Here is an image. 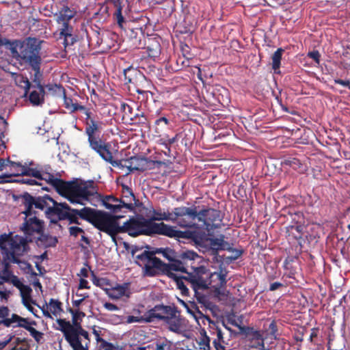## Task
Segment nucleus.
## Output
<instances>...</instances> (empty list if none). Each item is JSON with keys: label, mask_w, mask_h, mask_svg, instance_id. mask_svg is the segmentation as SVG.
Instances as JSON below:
<instances>
[{"label": "nucleus", "mask_w": 350, "mask_h": 350, "mask_svg": "<svg viewBox=\"0 0 350 350\" xmlns=\"http://www.w3.org/2000/svg\"><path fill=\"white\" fill-rule=\"evenodd\" d=\"M43 40L28 37L23 40H15L14 46L11 48L14 57L21 64L30 66L42 62L40 51Z\"/></svg>", "instance_id": "6e6552de"}, {"label": "nucleus", "mask_w": 350, "mask_h": 350, "mask_svg": "<svg viewBox=\"0 0 350 350\" xmlns=\"http://www.w3.org/2000/svg\"><path fill=\"white\" fill-rule=\"evenodd\" d=\"M223 215L219 210L208 208L200 211L199 224L208 232L219 228L223 225Z\"/></svg>", "instance_id": "9d476101"}, {"label": "nucleus", "mask_w": 350, "mask_h": 350, "mask_svg": "<svg viewBox=\"0 0 350 350\" xmlns=\"http://www.w3.org/2000/svg\"><path fill=\"white\" fill-rule=\"evenodd\" d=\"M196 312L200 318H204L209 323L210 332L211 335H216L217 338L213 341V345L216 350H225L224 346L222 345L224 343V334L221 329L218 327L217 323L212 321L208 316L204 315L203 313L197 308Z\"/></svg>", "instance_id": "ddd939ff"}, {"label": "nucleus", "mask_w": 350, "mask_h": 350, "mask_svg": "<svg viewBox=\"0 0 350 350\" xmlns=\"http://www.w3.org/2000/svg\"><path fill=\"white\" fill-rule=\"evenodd\" d=\"M71 112H75L77 111H81L85 116L90 111V109L85 107V106L79 105L78 103H75L71 105V107L70 109Z\"/></svg>", "instance_id": "603ef678"}, {"label": "nucleus", "mask_w": 350, "mask_h": 350, "mask_svg": "<svg viewBox=\"0 0 350 350\" xmlns=\"http://www.w3.org/2000/svg\"><path fill=\"white\" fill-rule=\"evenodd\" d=\"M74 33V28L70 23H64L59 29V38L62 39Z\"/></svg>", "instance_id": "c03bdc74"}, {"label": "nucleus", "mask_w": 350, "mask_h": 350, "mask_svg": "<svg viewBox=\"0 0 350 350\" xmlns=\"http://www.w3.org/2000/svg\"><path fill=\"white\" fill-rule=\"evenodd\" d=\"M40 176L38 180H45L48 184L51 185L55 190L57 187L58 180H62L61 178H56L54 176L53 174L44 172L42 170L40 171Z\"/></svg>", "instance_id": "7c9ffc66"}, {"label": "nucleus", "mask_w": 350, "mask_h": 350, "mask_svg": "<svg viewBox=\"0 0 350 350\" xmlns=\"http://www.w3.org/2000/svg\"><path fill=\"white\" fill-rule=\"evenodd\" d=\"M31 293H29L28 294H22V299L23 303L24 306L27 308V309L31 312L34 316L37 317L35 312L36 310L31 306L30 302H31L33 304H36L35 301H33L31 297Z\"/></svg>", "instance_id": "58836bf2"}, {"label": "nucleus", "mask_w": 350, "mask_h": 350, "mask_svg": "<svg viewBox=\"0 0 350 350\" xmlns=\"http://www.w3.org/2000/svg\"><path fill=\"white\" fill-rule=\"evenodd\" d=\"M126 287L122 285H118L113 289V293L111 295V297L118 299L125 295Z\"/></svg>", "instance_id": "de8ad7c7"}, {"label": "nucleus", "mask_w": 350, "mask_h": 350, "mask_svg": "<svg viewBox=\"0 0 350 350\" xmlns=\"http://www.w3.org/2000/svg\"><path fill=\"white\" fill-rule=\"evenodd\" d=\"M152 252H155V254L157 253L162 254L163 256L170 261L173 260V259H174V258H175V252L173 250H171L167 247L165 248V249H163V248L157 249L156 251H152Z\"/></svg>", "instance_id": "37998d69"}, {"label": "nucleus", "mask_w": 350, "mask_h": 350, "mask_svg": "<svg viewBox=\"0 0 350 350\" xmlns=\"http://www.w3.org/2000/svg\"><path fill=\"white\" fill-rule=\"evenodd\" d=\"M75 332L77 333V339L69 344L70 347L73 350H88L87 347H84L82 345L80 338V336H81L90 342V340L88 332L79 325L75 327Z\"/></svg>", "instance_id": "412c9836"}, {"label": "nucleus", "mask_w": 350, "mask_h": 350, "mask_svg": "<svg viewBox=\"0 0 350 350\" xmlns=\"http://www.w3.org/2000/svg\"><path fill=\"white\" fill-rule=\"evenodd\" d=\"M14 237L11 234H3L0 235V249L2 252L7 254L10 250V243L12 242Z\"/></svg>", "instance_id": "473e14b6"}, {"label": "nucleus", "mask_w": 350, "mask_h": 350, "mask_svg": "<svg viewBox=\"0 0 350 350\" xmlns=\"http://www.w3.org/2000/svg\"><path fill=\"white\" fill-rule=\"evenodd\" d=\"M209 244L213 254H217L219 250L230 249V243L224 240V235L221 234L219 237L210 238Z\"/></svg>", "instance_id": "4be33fe9"}, {"label": "nucleus", "mask_w": 350, "mask_h": 350, "mask_svg": "<svg viewBox=\"0 0 350 350\" xmlns=\"http://www.w3.org/2000/svg\"><path fill=\"white\" fill-rule=\"evenodd\" d=\"M85 133L88 135V140L91 148L95 150L103 160L113 167L120 166L121 161L113 160L110 151V145L103 142L98 136L96 137V135L101 133L104 126V123L100 117L91 110L85 115Z\"/></svg>", "instance_id": "423d86ee"}, {"label": "nucleus", "mask_w": 350, "mask_h": 350, "mask_svg": "<svg viewBox=\"0 0 350 350\" xmlns=\"http://www.w3.org/2000/svg\"><path fill=\"white\" fill-rule=\"evenodd\" d=\"M68 311L72 314V325L75 327H77L79 325L81 326V319L85 316V314L82 311L74 310L70 308L68 309Z\"/></svg>", "instance_id": "e433bc0d"}, {"label": "nucleus", "mask_w": 350, "mask_h": 350, "mask_svg": "<svg viewBox=\"0 0 350 350\" xmlns=\"http://www.w3.org/2000/svg\"><path fill=\"white\" fill-rule=\"evenodd\" d=\"M16 84L24 89V96H27L29 92V90L31 87V84L27 77L23 75H18L15 79Z\"/></svg>", "instance_id": "2f4dec72"}, {"label": "nucleus", "mask_w": 350, "mask_h": 350, "mask_svg": "<svg viewBox=\"0 0 350 350\" xmlns=\"http://www.w3.org/2000/svg\"><path fill=\"white\" fill-rule=\"evenodd\" d=\"M64 46L65 48L72 46L75 42H77L78 37L76 33H72L70 36L66 37H64Z\"/></svg>", "instance_id": "8fccbe9b"}, {"label": "nucleus", "mask_w": 350, "mask_h": 350, "mask_svg": "<svg viewBox=\"0 0 350 350\" xmlns=\"http://www.w3.org/2000/svg\"><path fill=\"white\" fill-rule=\"evenodd\" d=\"M7 163L8 165H10L14 170V173L13 174L14 176H20L21 171H23L22 169L25 166V163L23 165L21 163L12 161L9 159L7 160Z\"/></svg>", "instance_id": "a18cd8bd"}, {"label": "nucleus", "mask_w": 350, "mask_h": 350, "mask_svg": "<svg viewBox=\"0 0 350 350\" xmlns=\"http://www.w3.org/2000/svg\"><path fill=\"white\" fill-rule=\"evenodd\" d=\"M172 221L175 222L182 228H198L199 224L196 223V219L199 221L200 211L196 206L187 207L179 206L174 208L171 213Z\"/></svg>", "instance_id": "1a4fd4ad"}, {"label": "nucleus", "mask_w": 350, "mask_h": 350, "mask_svg": "<svg viewBox=\"0 0 350 350\" xmlns=\"http://www.w3.org/2000/svg\"><path fill=\"white\" fill-rule=\"evenodd\" d=\"M269 331L270 332V334L271 336H273L274 338H276L275 335L278 332V327H277V324L275 321H271V323L269 324Z\"/></svg>", "instance_id": "0e129e2a"}, {"label": "nucleus", "mask_w": 350, "mask_h": 350, "mask_svg": "<svg viewBox=\"0 0 350 350\" xmlns=\"http://www.w3.org/2000/svg\"><path fill=\"white\" fill-rule=\"evenodd\" d=\"M106 3H111L116 8L113 13V18L116 21L118 26L123 28V24L125 23L124 18L122 14V6L121 0H106Z\"/></svg>", "instance_id": "5701e85b"}, {"label": "nucleus", "mask_w": 350, "mask_h": 350, "mask_svg": "<svg viewBox=\"0 0 350 350\" xmlns=\"http://www.w3.org/2000/svg\"><path fill=\"white\" fill-rule=\"evenodd\" d=\"M175 309L174 307H172L170 306H163V305H157L155 306V310H157V314H159L163 318H158L159 320L165 321L166 317L174 312Z\"/></svg>", "instance_id": "f704fd0d"}, {"label": "nucleus", "mask_w": 350, "mask_h": 350, "mask_svg": "<svg viewBox=\"0 0 350 350\" xmlns=\"http://www.w3.org/2000/svg\"><path fill=\"white\" fill-rule=\"evenodd\" d=\"M103 306L105 309H107L109 311H116L119 310V308L116 305L110 302H105Z\"/></svg>", "instance_id": "338daca9"}, {"label": "nucleus", "mask_w": 350, "mask_h": 350, "mask_svg": "<svg viewBox=\"0 0 350 350\" xmlns=\"http://www.w3.org/2000/svg\"><path fill=\"white\" fill-rule=\"evenodd\" d=\"M45 91L43 88V92L38 90H33L29 93V100L33 106L42 105L44 102Z\"/></svg>", "instance_id": "a878e982"}, {"label": "nucleus", "mask_w": 350, "mask_h": 350, "mask_svg": "<svg viewBox=\"0 0 350 350\" xmlns=\"http://www.w3.org/2000/svg\"><path fill=\"white\" fill-rule=\"evenodd\" d=\"M22 269H27L28 271L31 272V273L33 275H37V273L33 271L32 266L30 263L25 260H21V262L17 263Z\"/></svg>", "instance_id": "6e6d98bb"}, {"label": "nucleus", "mask_w": 350, "mask_h": 350, "mask_svg": "<svg viewBox=\"0 0 350 350\" xmlns=\"http://www.w3.org/2000/svg\"><path fill=\"white\" fill-rule=\"evenodd\" d=\"M154 216L149 219H152V221L157 220H165V221H172V216H171V213L167 212H162L161 210H155L152 211Z\"/></svg>", "instance_id": "4c0bfd02"}, {"label": "nucleus", "mask_w": 350, "mask_h": 350, "mask_svg": "<svg viewBox=\"0 0 350 350\" xmlns=\"http://www.w3.org/2000/svg\"><path fill=\"white\" fill-rule=\"evenodd\" d=\"M144 322H152L154 319L163 318L159 314H157V310H155V306L147 311L142 316Z\"/></svg>", "instance_id": "79ce46f5"}, {"label": "nucleus", "mask_w": 350, "mask_h": 350, "mask_svg": "<svg viewBox=\"0 0 350 350\" xmlns=\"http://www.w3.org/2000/svg\"><path fill=\"white\" fill-rule=\"evenodd\" d=\"M196 273V267L193 268V271L191 273H187V276H179L177 274H171V279H172L176 285L178 289L181 292V294L184 296L189 295V289L187 287L185 282L191 286V282L189 278L191 275Z\"/></svg>", "instance_id": "a211bd4d"}, {"label": "nucleus", "mask_w": 350, "mask_h": 350, "mask_svg": "<svg viewBox=\"0 0 350 350\" xmlns=\"http://www.w3.org/2000/svg\"><path fill=\"white\" fill-rule=\"evenodd\" d=\"M182 260L173 259L170 263H165L160 258L155 256V252L144 251L135 256L136 259L140 260L144 265V274L146 276L153 277L158 275H166L171 278L172 271H180L187 273L185 265L188 260H194L199 258L198 254L193 251L187 250L181 254Z\"/></svg>", "instance_id": "20e7f679"}, {"label": "nucleus", "mask_w": 350, "mask_h": 350, "mask_svg": "<svg viewBox=\"0 0 350 350\" xmlns=\"http://www.w3.org/2000/svg\"><path fill=\"white\" fill-rule=\"evenodd\" d=\"M176 313L177 310L175 308L174 312L166 317L165 322L168 325L170 331L179 333L183 328L184 319L180 315H176Z\"/></svg>", "instance_id": "6ab92c4d"}, {"label": "nucleus", "mask_w": 350, "mask_h": 350, "mask_svg": "<svg viewBox=\"0 0 350 350\" xmlns=\"http://www.w3.org/2000/svg\"><path fill=\"white\" fill-rule=\"evenodd\" d=\"M334 83L341 85L344 87L347 88L349 90H350V81H345L340 79H334Z\"/></svg>", "instance_id": "774afa93"}, {"label": "nucleus", "mask_w": 350, "mask_h": 350, "mask_svg": "<svg viewBox=\"0 0 350 350\" xmlns=\"http://www.w3.org/2000/svg\"><path fill=\"white\" fill-rule=\"evenodd\" d=\"M308 56L314 59L316 63H319L321 55L318 51L309 52Z\"/></svg>", "instance_id": "680f3d73"}, {"label": "nucleus", "mask_w": 350, "mask_h": 350, "mask_svg": "<svg viewBox=\"0 0 350 350\" xmlns=\"http://www.w3.org/2000/svg\"><path fill=\"white\" fill-rule=\"evenodd\" d=\"M125 162V165L130 172L133 171L144 172L152 170V160L146 157H131Z\"/></svg>", "instance_id": "4468645a"}, {"label": "nucleus", "mask_w": 350, "mask_h": 350, "mask_svg": "<svg viewBox=\"0 0 350 350\" xmlns=\"http://www.w3.org/2000/svg\"><path fill=\"white\" fill-rule=\"evenodd\" d=\"M160 38L156 37H144L142 32L139 31V38L137 36L133 38V45L138 49H146L148 56L157 57L161 54Z\"/></svg>", "instance_id": "9b49d317"}, {"label": "nucleus", "mask_w": 350, "mask_h": 350, "mask_svg": "<svg viewBox=\"0 0 350 350\" xmlns=\"http://www.w3.org/2000/svg\"><path fill=\"white\" fill-rule=\"evenodd\" d=\"M152 170L155 168H159L161 165H165L166 167L169 166L170 164L172 163L171 161L169 160L167 161H153L152 160Z\"/></svg>", "instance_id": "052dcab7"}, {"label": "nucleus", "mask_w": 350, "mask_h": 350, "mask_svg": "<svg viewBox=\"0 0 350 350\" xmlns=\"http://www.w3.org/2000/svg\"><path fill=\"white\" fill-rule=\"evenodd\" d=\"M120 199L123 208H124L129 211L134 210L135 205L136 204L135 196L132 189L127 185H122V196Z\"/></svg>", "instance_id": "dca6fc26"}, {"label": "nucleus", "mask_w": 350, "mask_h": 350, "mask_svg": "<svg viewBox=\"0 0 350 350\" xmlns=\"http://www.w3.org/2000/svg\"><path fill=\"white\" fill-rule=\"evenodd\" d=\"M25 210L23 213L25 215V221L21 227L29 241H32L31 236L40 234L44 231V223L38 218V212L35 208L44 211L46 218L50 222L57 224L59 221L68 220V218H62V214L69 213V205L66 202H57L49 195L42 197H33L27 192L21 195Z\"/></svg>", "instance_id": "f257e3e1"}, {"label": "nucleus", "mask_w": 350, "mask_h": 350, "mask_svg": "<svg viewBox=\"0 0 350 350\" xmlns=\"http://www.w3.org/2000/svg\"><path fill=\"white\" fill-rule=\"evenodd\" d=\"M226 250L232 253L231 256L229 257V258L231 260H237L239 257L241 256V255L243 253V250L232 248L230 245V249Z\"/></svg>", "instance_id": "864d4df0"}, {"label": "nucleus", "mask_w": 350, "mask_h": 350, "mask_svg": "<svg viewBox=\"0 0 350 350\" xmlns=\"http://www.w3.org/2000/svg\"><path fill=\"white\" fill-rule=\"evenodd\" d=\"M8 282L12 284L14 286L18 288L21 291V295L22 294H28L29 293L31 292V288L28 286L24 285L19 280L18 277L14 275V274L12 275V277L10 279V281Z\"/></svg>", "instance_id": "72a5a7b5"}, {"label": "nucleus", "mask_w": 350, "mask_h": 350, "mask_svg": "<svg viewBox=\"0 0 350 350\" xmlns=\"http://www.w3.org/2000/svg\"><path fill=\"white\" fill-rule=\"evenodd\" d=\"M14 44H15V40L11 41L7 38H0V48L3 45H6V46H10V49H11L12 46H14Z\"/></svg>", "instance_id": "69168bd1"}, {"label": "nucleus", "mask_w": 350, "mask_h": 350, "mask_svg": "<svg viewBox=\"0 0 350 350\" xmlns=\"http://www.w3.org/2000/svg\"><path fill=\"white\" fill-rule=\"evenodd\" d=\"M16 314H12V317L8 318H3V320L0 321V324L4 325L5 327H10L11 324L16 322Z\"/></svg>", "instance_id": "bf43d9fd"}, {"label": "nucleus", "mask_w": 350, "mask_h": 350, "mask_svg": "<svg viewBox=\"0 0 350 350\" xmlns=\"http://www.w3.org/2000/svg\"><path fill=\"white\" fill-rule=\"evenodd\" d=\"M38 235H39L38 239L40 242V244L44 247H55L58 242L57 238L56 237L44 234V231Z\"/></svg>", "instance_id": "393cba45"}, {"label": "nucleus", "mask_w": 350, "mask_h": 350, "mask_svg": "<svg viewBox=\"0 0 350 350\" xmlns=\"http://www.w3.org/2000/svg\"><path fill=\"white\" fill-rule=\"evenodd\" d=\"M285 165H289L293 170L297 171L299 173H304L306 171V167L297 158H288L284 161Z\"/></svg>", "instance_id": "c756f323"}, {"label": "nucleus", "mask_w": 350, "mask_h": 350, "mask_svg": "<svg viewBox=\"0 0 350 350\" xmlns=\"http://www.w3.org/2000/svg\"><path fill=\"white\" fill-rule=\"evenodd\" d=\"M16 322L18 323L17 325L15 327H23L27 331L28 330V327H31V326L29 325V321L28 319L23 318L18 314H16Z\"/></svg>", "instance_id": "09e8293b"}, {"label": "nucleus", "mask_w": 350, "mask_h": 350, "mask_svg": "<svg viewBox=\"0 0 350 350\" xmlns=\"http://www.w3.org/2000/svg\"><path fill=\"white\" fill-rule=\"evenodd\" d=\"M284 50L282 48H278L271 55V66L276 74L280 73V68L281 65L282 56Z\"/></svg>", "instance_id": "bb28decb"}, {"label": "nucleus", "mask_w": 350, "mask_h": 350, "mask_svg": "<svg viewBox=\"0 0 350 350\" xmlns=\"http://www.w3.org/2000/svg\"><path fill=\"white\" fill-rule=\"evenodd\" d=\"M75 12L71 10L68 6H64L59 11V15L57 17V21L58 23H69L70 21L74 17Z\"/></svg>", "instance_id": "cd10ccee"}, {"label": "nucleus", "mask_w": 350, "mask_h": 350, "mask_svg": "<svg viewBox=\"0 0 350 350\" xmlns=\"http://www.w3.org/2000/svg\"><path fill=\"white\" fill-rule=\"evenodd\" d=\"M27 331L30 333V335L34 338V340L38 343L40 342L41 340L43 338V335H44V334L42 332L38 331L32 326L31 327H28Z\"/></svg>", "instance_id": "3c124183"}, {"label": "nucleus", "mask_w": 350, "mask_h": 350, "mask_svg": "<svg viewBox=\"0 0 350 350\" xmlns=\"http://www.w3.org/2000/svg\"><path fill=\"white\" fill-rule=\"evenodd\" d=\"M69 213L62 214V218H68L70 224L80 225L79 219L91 224L98 230L107 234L116 241L117 234H120V225L118 222L120 215H114L107 212L84 206L81 209L72 208L69 206Z\"/></svg>", "instance_id": "7ed1b4c3"}, {"label": "nucleus", "mask_w": 350, "mask_h": 350, "mask_svg": "<svg viewBox=\"0 0 350 350\" xmlns=\"http://www.w3.org/2000/svg\"><path fill=\"white\" fill-rule=\"evenodd\" d=\"M49 90H53L54 89H58L59 91H62L64 96V106L66 109H69L71 107V105L72 104V100L70 98H67L65 94V90L60 85H49L46 86Z\"/></svg>", "instance_id": "ea45409f"}, {"label": "nucleus", "mask_w": 350, "mask_h": 350, "mask_svg": "<svg viewBox=\"0 0 350 350\" xmlns=\"http://www.w3.org/2000/svg\"><path fill=\"white\" fill-rule=\"evenodd\" d=\"M27 239L15 236L12 242L10 243V250L7 252V258L13 263L21 262L19 257L23 256L29 250Z\"/></svg>", "instance_id": "f8f14e48"}, {"label": "nucleus", "mask_w": 350, "mask_h": 350, "mask_svg": "<svg viewBox=\"0 0 350 350\" xmlns=\"http://www.w3.org/2000/svg\"><path fill=\"white\" fill-rule=\"evenodd\" d=\"M94 198L100 199L102 201L103 206L107 209L110 210L112 213H116L123 208L120 199L117 198L113 196L110 195L103 196L99 194V196H95L92 198V199Z\"/></svg>", "instance_id": "2eb2a0df"}, {"label": "nucleus", "mask_w": 350, "mask_h": 350, "mask_svg": "<svg viewBox=\"0 0 350 350\" xmlns=\"http://www.w3.org/2000/svg\"><path fill=\"white\" fill-rule=\"evenodd\" d=\"M303 229L301 225H291L286 227V233L289 237L299 240L302 238Z\"/></svg>", "instance_id": "c85d7f7f"}, {"label": "nucleus", "mask_w": 350, "mask_h": 350, "mask_svg": "<svg viewBox=\"0 0 350 350\" xmlns=\"http://www.w3.org/2000/svg\"><path fill=\"white\" fill-rule=\"evenodd\" d=\"M68 231L70 235L75 237H77L79 233H85L83 229L78 226H71L68 228Z\"/></svg>", "instance_id": "4d7b16f0"}, {"label": "nucleus", "mask_w": 350, "mask_h": 350, "mask_svg": "<svg viewBox=\"0 0 350 350\" xmlns=\"http://www.w3.org/2000/svg\"><path fill=\"white\" fill-rule=\"evenodd\" d=\"M131 71L135 72V70L131 66L124 70V81L126 83H132L131 77L127 75Z\"/></svg>", "instance_id": "e2e57ef3"}, {"label": "nucleus", "mask_w": 350, "mask_h": 350, "mask_svg": "<svg viewBox=\"0 0 350 350\" xmlns=\"http://www.w3.org/2000/svg\"><path fill=\"white\" fill-rule=\"evenodd\" d=\"M200 334L202 335V338H200V341L199 342V345L200 346V348L204 350H210L211 339L206 335V331L204 329H202V332H200Z\"/></svg>", "instance_id": "a19ab883"}, {"label": "nucleus", "mask_w": 350, "mask_h": 350, "mask_svg": "<svg viewBox=\"0 0 350 350\" xmlns=\"http://www.w3.org/2000/svg\"><path fill=\"white\" fill-rule=\"evenodd\" d=\"M56 191L68 199L72 204H85V201H91L95 196H99L98 187L93 180L65 181L58 180Z\"/></svg>", "instance_id": "0eeeda50"}, {"label": "nucleus", "mask_w": 350, "mask_h": 350, "mask_svg": "<svg viewBox=\"0 0 350 350\" xmlns=\"http://www.w3.org/2000/svg\"><path fill=\"white\" fill-rule=\"evenodd\" d=\"M46 306L49 308L50 312H49L47 309H45L44 306L40 308L42 310L44 316L47 318L52 319L51 313L57 316L63 312L62 303L57 299L51 298L49 300V304H46Z\"/></svg>", "instance_id": "aec40b11"}, {"label": "nucleus", "mask_w": 350, "mask_h": 350, "mask_svg": "<svg viewBox=\"0 0 350 350\" xmlns=\"http://www.w3.org/2000/svg\"><path fill=\"white\" fill-rule=\"evenodd\" d=\"M8 182H10V183L16 182V183L26 184L28 185H41V184H39L36 180L29 178H21L20 179H17V180H8Z\"/></svg>", "instance_id": "5fc2aeb1"}, {"label": "nucleus", "mask_w": 350, "mask_h": 350, "mask_svg": "<svg viewBox=\"0 0 350 350\" xmlns=\"http://www.w3.org/2000/svg\"><path fill=\"white\" fill-rule=\"evenodd\" d=\"M284 268L286 270L288 271V276L289 278H293V276L295 275L296 271L295 269L292 267V266L290 265L289 261L288 259H286L284 262Z\"/></svg>", "instance_id": "13d9d810"}, {"label": "nucleus", "mask_w": 350, "mask_h": 350, "mask_svg": "<svg viewBox=\"0 0 350 350\" xmlns=\"http://www.w3.org/2000/svg\"><path fill=\"white\" fill-rule=\"evenodd\" d=\"M33 165V162H30L29 165L25 163V166L22 169L23 171L21 172V176H31L39 179L40 176V171L36 168L30 167L29 165Z\"/></svg>", "instance_id": "c9c22d12"}, {"label": "nucleus", "mask_w": 350, "mask_h": 350, "mask_svg": "<svg viewBox=\"0 0 350 350\" xmlns=\"http://www.w3.org/2000/svg\"><path fill=\"white\" fill-rule=\"evenodd\" d=\"M57 323L60 327V330L68 344L77 339L75 327L72 325L70 321L66 319H59L57 320Z\"/></svg>", "instance_id": "f3484780"}, {"label": "nucleus", "mask_w": 350, "mask_h": 350, "mask_svg": "<svg viewBox=\"0 0 350 350\" xmlns=\"http://www.w3.org/2000/svg\"><path fill=\"white\" fill-rule=\"evenodd\" d=\"M12 275V272L9 269V264L5 263L3 269L0 271V279L2 280L3 282H8L10 281Z\"/></svg>", "instance_id": "49530a36"}, {"label": "nucleus", "mask_w": 350, "mask_h": 350, "mask_svg": "<svg viewBox=\"0 0 350 350\" xmlns=\"http://www.w3.org/2000/svg\"><path fill=\"white\" fill-rule=\"evenodd\" d=\"M42 62H37L36 64H32L29 66L32 68V70L34 71L33 77V83L34 85H33V88H38V90H40L41 92H43V85L41 84L42 74L40 71V66H41Z\"/></svg>", "instance_id": "b1692460"}, {"label": "nucleus", "mask_w": 350, "mask_h": 350, "mask_svg": "<svg viewBox=\"0 0 350 350\" xmlns=\"http://www.w3.org/2000/svg\"><path fill=\"white\" fill-rule=\"evenodd\" d=\"M226 276L227 272L222 269L219 272L211 273L204 266L196 267V273L191 275L189 280L198 303L208 307L210 304L208 297L203 292L212 288L215 293H219L220 289L226 285Z\"/></svg>", "instance_id": "39448f33"}, {"label": "nucleus", "mask_w": 350, "mask_h": 350, "mask_svg": "<svg viewBox=\"0 0 350 350\" xmlns=\"http://www.w3.org/2000/svg\"><path fill=\"white\" fill-rule=\"evenodd\" d=\"M120 233H127L129 236L136 237L139 235L152 236L160 234L175 239L196 240L197 233L195 231L177 230L176 227L163 222L155 223L152 219H148L142 215L133 216L120 226Z\"/></svg>", "instance_id": "f03ea898"}]
</instances>
